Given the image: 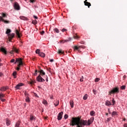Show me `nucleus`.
<instances>
[{"mask_svg":"<svg viewBox=\"0 0 127 127\" xmlns=\"http://www.w3.org/2000/svg\"><path fill=\"white\" fill-rule=\"evenodd\" d=\"M63 116V112H62L58 114V121H61V120H62Z\"/></svg>","mask_w":127,"mask_h":127,"instance_id":"1a4fd4ad","label":"nucleus"},{"mask_svg":"<svg viewBox=\"0 0 127 127\" xmlns=\"http://www.w3.org/2000/svg\"><path fill=\"white\" fill-rule=\"evenodd\" d=\"M43 104H44V105H47V101L45 100H44L43 101Z\"/></svg>","mask_w":127,"mask_h":127,"instance_id":"79ce46f5","label":"nucleus"},{"mask_svg":"<svg viewBox=\"0 0 127 127\" xmlns=\"http://www.w3.org/2000/svg\"><path fill=\"white\" fill-rule=\"evenodd\" d=\"M99 80H100V78H95V82H99Z\"/></svg>","mask_w":127,"mask_h":127,"instance_id":"a18cd8bd","label":"nucleus"},{"mask_svg":"<svg viewBox=\"0 0 127 127\" xmlns=\"http://www.w3.org/2000/svg\"><path fill=\"white\" fill-rule=\"evenodd\" d=\"M11 32V30H10V29H7L6 31V34H7V35H8V34H10L9 33H10Z\"/></svg>","mask_w":127,"mask_h":127,"instance_id":"a878e982","label":"nucleus"},{"mask_svg":"<svg viewBox=\"0 0 127 127\" xmlns=\"http://www.w3.org/2000/svg\"><path fill=\"white\" fill-rule=\"evenodd\" d=\"M16 69L17 70V71H19L20 70V67H16Z\"/></svg>","mask_w":127,"mask_h":127,"instance_id":"4d7b16f0","label":"nucleus"},{"mask_svg":"<svg viewBox=\"0 0 127 127\" xmlns=\"http://www.w3.org/2000/svg\"><path fill=\"white\" fill-rule=\"evenodd\" d=\"M118 93H120V88L119 87H115L113 88V89L109 91V95H112V94H118Z\"/></svg>","mask_w":127,"mask_h":127,"instance_id":"f03ea898","label":"nucleus"},{"mask_svg":"<svg viewBox=\"0 0 127 127\" xmlns=\"http://www.w3.org/2000/svg\"><path fill=\"white\" fill-rule=\"evenodd\" d=\"M62 32H65V31H67V29L64 28L62 30Z\"/></svg>","mask_w":127,"mask_h":127,"instance_id":"de8ad7c7","label":"nucleus"},{"mask_svg":"<svg viewBox=\"0 0 127 127\" xmlns=\"http://www.w3.org/2000/svg\"><path fill=\"white\" fill-rule=\"evenodd\" d=\"M14 61H15V60H14V59H12L11 61H10V62H11V63H14Z\"/></svg>","mask_w":127,"mask_h":127,"instance_id":"3c124183","label":"nucleus"},{"mask_svg":"<svg viewBox=\"0 0 127 127\" xmlns=\"http://www.w3.org/2000/svg\"><path fill=\"white\" fill-rule=\"evenodd\" d=\"M20 19H22V20H28V18H27V17L23 16H20Z\"/></svg>","mask_w":127,"mask_h":127,"instance_id":"a211bd4d","label":"nucleus"},{"mask_svg":"<svg viewBox=\"0 0 127 127\" xmlns=\"http://www.w3.org/2000/svg\"><path fill=\"white\" fill-rule=\"evenodd\" d=\"M54 31H55V32H56V33H59V32H60L59 29H58V28H55L54 29Z\"/></svg>","mask_w":127,"mask_h":127,"instance_id":"c85d7f7f","label":"nucleus"},{"mask_svg":"<svg viewBox=\"0 0 127 127\" xmlns=\"http://www.w3.org/2000/svg\"><path fill=\"white\" fill-rule=\"evenodd\" d=\"M105 105L106 106H112V103H111V101L109 100H106L105 102Z\"/></svg>","mask_w":127,"mask_h":127,"instance_id":"f3484780","label":"nucleus"},{"mask_svg":"<svg viewBox=\"0 0 127 127\" xmlns=\"http://www.w3.org/2000/svg\"><path fill=\"white\" fill-rule=\"evenodd\" d=\"M36 53L37 54H38V55H39V54L41 53H40V50H39V49H37V50H36Z\"/></svg>","mask_w":127,"mask_h":127,"instance_id":"4c0bfd02","label":"nucleus"},{"mask_svg":"<svg viewBox=\"0 0 127 127\" xmlns=\"http://www.w3.org/2000/svg\"><path fill=\"white\" fill-rule=\"evenodd\" d=\"M64 118L65 120H67V119H68V115L65 114L64 116Z\"/></svg>","mask_w":127,"mask_h":127,"instance_id":"c03bdc74","label":"nucleus"},{"mask_svg":"<svg viewBox=\"0 0 127 127\" xmlns=\"http://www.w3.org/2000/svg\"><path fill=\"white\" fill-rule=\"evenodd\" d=\"M32 23H33V24H34L35 25V24H37V21L36 20H33L32 22Z\"/></svg>","mask_w":127,"mask_h":127,"instance_id":"f704fd0d","label":"nucleus"},{"mask_svg":"<svg viewBox=\"0 0 127 127\" xmlns=\"http://www.w3.org/2000/svg\"><path fill=\"white\" fill-rule=\"evenodd\" d=\"M14 7L16 9V10H19V9H20V6H19V4H18L17 2H15L14 4Z\"/></svg>","mask_w":127,"mask_h":127,"instance_id":"423d86ee","label":"nucleus"},{"mask_svg":"<svg viewBox=\"0 0 127 127\" xmlns=\"http://www.w3.org/2000/svg\"><path fill=\"white\" fill-rule=\"evenodd\" d=\"M81 48L84 49V48H86V47L84 46H79L78 47L77 46H74L73 47V49H74V50H78V51H79V49H81Z\"/></svg>","mask_w":127,"mask_h":127,"instance_id":"20e7f679","label":"nucleus"},{"mask_svg":"<svg viewBox=\"0 0 127 127\" xmlns=\"http://www.w3.org/2000/svg\"><path fill=\"white\" fill-rule=\"evenodd\" d=\"M118 115V113L116 111H114L112 112V117H114L115 116H117Z\"/></svg>","mask_w":127,"mask_h":127,"instance_id":"5701e85b","label":"nucleus"},{"mask_svg":"<svg viewBox=\"0 0 127 127\" xmlns=\"http://www.w3.org/2000/svg\"><path fill=\"white\" fill-rule=\"evenodd\" d=\"M6 125L7 126H9V125H10V122H9L8 120H6Z\"/></svg>","mask_w":127,"mask_h":127,"instance_id":"ea45409f","label":"nucleus"},{"mask_svg":"<svg viewBox=\"0 0 127 127\" xmlns=\"http://www.w3.org/2000/svg\"><path fill=\"white\" fill-rule=\"evenodd\" d=\"M46 82H48V76H46Z\"/></svg>","mask_w":127,"mask_h":127,"instance_id":"13d9d810","label":"nucleus"},{"mask_svg":"<svg viewBox=\"0 0 127 127\" xmlns=\"http://www.w3.org/2000/svg\"><path fill=\"white\" fill-rule=\"evenodd\" d=\"M39 56H40L41 57H43V58H44V57H45V54L43 53H41L39 54Z\"/></svg>","mask_w":127,"mask_h":127,"instance_id":"b1692460","label":"nucleus"},{"mask_svg":"<svg viewBox=\"0 0 127 127\" xmlns=\"http://www.w3.org/2000/svg\"><path fill=\"white\" fill-rule=\"evenodd\" d=\"M24 95H25L26 98L27 97H28V96H29V94H28V93L27 92H26V91L25 92Z\"/></svg>","mask_w":127,"mask_h":127,"instance_id":"a19ab883","label":"nucleus"},{"mask_svg":"<svg viewBox=\"0 0 127 127\" xmlns=\"http://www.w3.org/2000/svg\"><path fill=\"white\" fill-rule=\"evenodd\" d=\"M20 122H17L16 123L15 127H19V126H20Z\"/></svg>","mask_w":127,"mask_h":127,"instance_id":"473e14b6","label":"nucleus"},{"mask_svg":"<svg viewBox=\"0 0 127 127\" xmlns=\"http://www.w3.org/2000/svg\"><path fill=\"white\" fill-rule=\"evenodd\" d=\"M50 61L51 62H53L54 61V60H50Z\"/></svg>","mask_w":127,"mask_h":127,"instance_id":"680f3d73","label":"nucleus"},{"mask_svg":"<svg viewBox=\"0 0 127 127\" xmlns=\"http://www.w3.org/2000/svg\"><path fill=\"white\" fill-rule=\"evenodd\" d=\"M71 108H74V102L73 100H70L69 102Z\"/></svg>","mask_w":127,"mask_h":127,"instance_id":"aec40b11","label":"nucleus"},{"mask_svg":"<svg viewBox=\"0 0 127 127\" xmlns=\"http://www.w3.org/2000/svg\"><path fill=\"white\" fill-rule=\"evenodd\" d=\"M14 52H15L16 53H18V50L14 47H13L12 50L10 52V54H14Z\"/></svg>","mask_w":127,"mask_h":127,"instance_id":"6e6552de","label":"nucleus"},{"mask_svg":"<svg viewBox=\"0 0 127 127\" xmlns=\"http://www.w3.org/2000/svg\"><path fill=\"white\" fill-rule=\"evenodd\" d=\"M36 79H37V81H38V82H45V80L43 79V78H42V77H41L40 75H39L37 77Z\"/></svg>","mask_w":127,"mask_h":127,"instance_id":"39448f33","label":"nucleus"},{"mask_svg":"<svg viewBox=\"0 0 127 127\" xmlns=\"http://www.w3.org/2000/svg\"><path fill=\"white\" fill-rule=\"evenodd\" d=\"M0 51H1V52H2V53H4L5 55H6L7 53V52H6V50L5 49V48H3V47L0 48Z\"/></svg>","mask_w":127,"mask_h":127,"instance_id":"9b49d317","label":"nucleus"},{"mask_svg":"<svg viewBox=\"0 0 127 127\" xmlns=\"http://www.w3.org/2000/svg\"><path fill=\"white\" fill-rule=\"evenodd\" d=\"M34 83H36L35 80H31L30 82V85H33V84H34Z\"/></svg>","mask_w":127,"mask_h":127,"instance_id":"e433bc0d","label":"nucleus"},{"mask_svg":"<svg viewBox=\"0 0 127 127\" xmlns=\"http://www.w3.org/2000/svg\"><path fill=\"white\" fill-rule=\"evenodd\" d=\"M34 18H35V19H38V17L36 16H34Z\"/></svg>","mask_w":127,"mask_h":127,"instance_id":"bf43d9fd","label":"nucleus"},{"mask_svg":"<svg viewBox=\"0 0 127 127\" xmlns=\"http://www.w3.org/2000/svg\"><path fill=\"white\" fill-rule=\"evenodd\" d=\"M38 73H40V76H44V75H45V72L42 69H41L40 71H38Z\"/></svg>","mask_w":127,"mask_h":127,"instance_id":"dca6fc26","label":"nucleus"},{"mask_svg":"<svg viewBox=\"0 0 127 127\" xmlns=\"http://www.w3.org/2000/svg\"><path fill=\"white\" fill-rule=\"evenodd\" d=\"M58 53H59V54H64V52L61 49H59Z\"/></svg>","mask_w":127,"mask_h":127,"instance_id":"4be33fe9","label":"nucleus"},{"mask_svg":"<svg viewBox=\"0 0 127 127\" xmlns=\"http://www.w3.org/2000/svg\"><path fill=\"white\" fill-rule=\"evenodd\" d=\"M1 66H2V64L0 63V67Z\"/></svg>","mask_w":127,"mask_h":127,"instance_id":"338daca9","label":"nucleus"},{"mask_svg":"<svg viewBox=\"0 0 127 127\" xmlns=\"http://www.w3.org/2000/svg\"><path fill=\"white\" fill-rule=\"evenodd\" d=\"M44 33H45L44 31H42V32H41V35H43L44 34Z\"/></svg>","mask_w":127,"mask_h":127,"instance_id":"864d4df0","label":"nucleus"},{"mask_svg":"<svg viewBox=\"0 0 127 127\" xmlns=\"http://www.w3.org/2000/svg\"><path fill=\"white\" fill-rule=\"evenodd\" d=\"M0 21H3V22H4V23H9V21L4 20V19H3V18H2V17L1 16H0Z\"/></svg>","mask_w":127,"mask_h":127,"instance_id":"2eb2a0df","label":"nucleus"},{"mask_svg":"<svg viewBox=\"0 0 127 127\" xmlns=\"http://www.w3.org/2000/svg\"><path fill=\"white\" fill-rule=\"evenodd\" d=\"M30 2H31V3H33L35 2V0H30Z\"/></svg>","mask_w":127,"mask_h":127,"instance_id":"49530a36","label":"nucleus"},{"mask_svg":"<svg viewBox=\"0 0 127 127\" xmlns=\"http://www.w3.org/2000/svg\"><path fill=\"white\" fill-rule=\"evenodd\" d=\"M7 89H8V87L6 86V87H2L0 88V91H1V92H4L5 91H6V90H7Z\"/></svg>","mask_w":127,"mask_h":127,"instance_id":"ddd939ff","label":"nucleus"},{"mask_svg":"<svg viewBox=\"0 0 127 127\" xmlns=\"http://www.w3.org/2000/svg\"><path fill=\"white\" fill-rule=\"evenodd\" d=\"M126 85H123L121 87V90H126Z\"/></svg>","mask_w":127,"mask_h":127,"instance_id":"58836bf2","label":"nucleus"},{"mask_svg":"<svg viewBox=\"0 0 127 127\" xmlns=\"http://www.w3.org/2000/svg\"><path fill=\"white\" fill-rule=\"evenodd\" d=\"M73 38L74 39H79V37L77 35V34H75L74 36H73Z\"/></svg>","mask_w":127,"mask_h":127,"instance_id":"72a5a7b5","label":"nucleus"},{"mask_svg":"<svg viewBox=\"0 0 127 127\" xmlns=\"http://www.w3.org/2000/svg\"><path fill=\"white\" fill-rule=\"evenodd\" d=\"M71 40V38H69L68 40H61L60 43H65V42H68Z\"/></svg>","mask_w":127,"mask_h":127,"instance_id":"4468645a","label":"nucleus"},{"mask_svg":"<svg viewBox=\"0 0 127 127\" xmlns=\"http://www.w3.org/2000/svg\"><path fill=\"white\" fill-rule=\"evenodd\" d=\"M87 99H88V95L85 94L83 96V100H87Z\"/></svg>","mask_w":127,"mask_h":127,"instance_id":"c9c22d12","label":"nucleus"},{"mask_svg":"<svg viewBox=\"0 0 127 127\" xmlns=\"http://www.w3.org/2000/svg\"><path fill=\"white\" fill-rule=\"evenodd\" d=\"M17 74V73L16 72V71H14L12 73V75L14 78V79H15L16 78V74Z\"/></svg>","mask_w":127,"mask_h":127,"instance_id":"393cba45","label":"nucleus"},{"mask_svg":"<svg viewBox=\"0 0 127 127\" xmlns=\"http://www.w3.org/2000/svg\"><path fill=\"white\" fill-rule=\"evenodd\" d=\"M2 17H5V16H6V15L4 13H2Z\"/></svg>","mask_w":127,"mask_h":127,"instance_id":"09e8293b","label":"nucleus"},{"mask_svg":"<svg viewBox=\"0 0 127 127\" xmlns=\"http://www.w3.org/2000/svg\"><path fill=\"white\" fill-rule=\"evenodd\" d=\"M59 105V101L57 100L56 101V103H54L55 107H57Z\"/></svg>","mask_w":127,"mask_h":127,"instance_id":"2f4dec72","label":"nucleus"},{"mask_svg":"<svg viewBox=\"0 0 127 127\" xmlns=\"http://www.w3.org/2000/svg\"><path fill=\"white\" fill-rule=\"evenodd\" d=\"M50 70H51V68L48 69V71H49V72H51V71Z\"/></svg>","mask_w":127,"mask_h":127,"instance_id":"e2e57ef3","label":"nucleus"},{"mask_svg":"<svg viewBox=\"0 0 127 127\" xmlns=\"http://www.w3.org/2000/svg\"><path fill=\"white\" fill-rule=\"evenodd\" d=\"M16 34L17 36H18V38H20V33H19V31H18V30H16Z\"/></svg>","mask_w":127,"mask_h":127,"instance_id":"412c9836","label":"nucleus"},{"mask_svg":"<svg viewBox=\"0 0 127 127\" xmlns=\"http://www.w3.org/2000/svg\"><path fill=\"white\" fill-rule=\"evenodd\" d=\"M25 101L27 102V103H29V102H30V100H29V97L27 96L26 97Z\"/></svg>","mask_w":127,"mask_h":127,"instance_id":"bb28decb","label":"nucleus"},{"mask_svg":"<svg viewBox=\"0 0 127 127\" xmlns=\"http://www.w3.org/2000/svg\"><path fill=\"white\" fill-rule=\"evenodd\" d=\"M37 72H38V71H37V70H36L35 73L34 74V76H36V75H37Z\"/></svg>","mask_w":127,"mask_h":127,"instance_id":"8fccbe9b","label":"nucleus"},{"mask_svg":"<svg viewBox=\"0 0 127 127\" xmlns=\"http://www.w3.org/2000/svg\"><path fill=\"white\" fill-rule=\"evenodd\" d=\"M35 97H37V94H35Z\"/></svg>","mask_w":127,"mask_h":127,"instance_id":"774afa93","label":"nucleus"},{"mask_svg":"<svg viewBox=\"0 0 127 127\" xmlns=\"http://www.w3.org/2000/svg\"><path fill=\"white\" fill-rule=\"evenodd\" d=\"M79 81H80V82H83V81H84V76H81Z\"/></svg>","mask_w":127,"mask_h":127,"instance_id":"37998d69","label":"nucleus"},{"mask_svg":"<svg viewBox=\"0 0 127 127\" xmlns=\"http://www.w3.org/2000/svg\"><path fill=\"white\" fill-rule=\"evenodd\" d=\"M5 95L2 93H0V99H3L4 98Z\"/></svg>","mask_w":127,"mask_h":127,"instance_id":"c756f323","label":"nucleus"},{"mask_svg":"<svg viewBox=\"0 0 127 127\" xmlns=\"http://www.w3.org/2000/svg\"><path fill=\"white\" fill-rule=\"evenodd\" d=\"M3 75V73H2V72H0V77H2Z\"/></svg>","mask_w":127,"mask_h":127,"instance_id":"5fc2aeb1","label":"nucleus"},{"mask_svg":"<svg viewBox=\"0 0 127 127\" xmlns=\"http://www.w3.org/2000/svg\"><path fill=\"white\" fill-rule=\"evenodd\" d=\"M111 118H108L107 119L106 121L108 122H110V121H111Z\"/></svg>","mask_w":127,"mask_h":127,"instance_id":"6e6d98bb","label":"nucleus"},{"mask_svg":"<svg viewBox=\"0 0 127 127\" xmlns=\"http://www.w3.org/2000/svg\"><path fill=\"white\" fill-rule=\"evenodd\" d=\"M0 101H1V102H5V99H3V98H0Z\"/></svg>","mask_w":127,"mask_h":127,"instance_id":"603ef678","label":"nucleus"},{"mask_svg":"<svg viewBox=\"0 0 127 127\" xmlns=\"http://www.w3.org/2000/svg\"><path fill=\"white\" fill-rule=\"evenodd\" d=\"M16 62L19 63V64H17L18 68H20V67H21V66H23V63L22 62V59H21V58L16 59V62L14 63V64H16Z\"/></svg>","mask_w":127,"mask_h":127,"instance_id":"7ed1b4c3","label":"nucleus"},{"mask_svg":"<svg viewBox=\"0 0 127 127\" xmlns=\"http://www.w3.org/2000/svg\"><path fill=\"white\" fill-rule=\"evenodd\" d=\"M124 127H127V123H126L125 124H124Z\"/></svg>","mask_w":127,"mask_h":127,"instance_id":"052dcab7","label":"nucleus"},{"mask_svg":"<svg viewBox=\"0 0 127 127\" xmlns=\"http://www.w3.org/2000/svg\"><path fill=\"white\" fill-rule=\"evenodd\" d=\"M36 118L34 116L31 115H30V121H34L35 120Z\"/></svg>","mask_w":127,"mask_h":127,"instance_id":"6ab92c4d","label":"nucleus"},{"mask_svg":"<svg viewBox=\"0 0 127 127\" xmlns=\"http://www.w3.org/2000/svg\"><path fill=\"white\" fill-rule=\"evenodd\" d=\"M8 40L10 42H11V40H12V38L14 37V34L12 33L8 35Z\"/></svg>","mask_w":127,"mask_h":127,"instance_id":"0eeeda50","label":"nucleus"},{"mask_svg":"<svg viewBox=\"0 0 127 127\" xmlns=\"http://www.w3.org/2000/svg\"><path fill=\"white\" fill-rule=\"evenodd\" d=\"M108 112H109V114H111V111H110V109H108Z\"/></svg>","mask_w":127,"mask_h":127,"instance_id":"0e129e2a","label":"nucleus"},{"mask_svg":"<svg viewBox=\"0 0 127 127\" xmlns=\"http://www.w3.org/2000/svg\"><path fill=\"white\" fill-rule=\"evenodd\" d=\"M95 118L91 117L88 121L87 120H81V119L79 117L72 118L70 121V125L74 127L76 126L77 127H83L84 126H90L91 124H93Z\"/></svg>","mask_w":127,"mask_h":127,"instance_id":"f257e3e1","label":"nucleus"},{"mask_svg":"<svg viewBox=\"0 0 127 127\" xmlns=\"http://www.w3.org/2000/svg\"><path fill=\"white\" fill-rule=\"evenodd\" d=\"M123 77H124V78H127V76H126V75H124V76H123Z\"/></svg>","mask_w":127,"mask_h":127,"instance_id":"69168bd1","label":"nucleus"},{"mask_svg":"<svg viewBox=\"0 0 127 127\" xmlns=\"http://www.w3.org/2000/svg\"><path fill=\"white\" fill-rule=\"evenodd\" d=\"M95 111H92L90 112V116H92V117H94L95 116Z\"/></svg>","mask_w":127,"mask_h":127,"instance_id":"cd10ccee","label":"nucleus"},{"mask_svg":"<svg viewBox=\"0 0 127 127\" xmlns=\"http://www.w3.org/2000/svg\"><path fill=\"white\" fill-rule=\"evenodd\" d=\"M23 86V83H20L19 84H18L16 86L15 88L16 89H17V90H18L20 88V87Z\"/></svg>","mask_w":127,"mask_h":127,"instance_id":"f8f14e48","label":"nucleus"},{"mask_svg":"<svg viewBox=\"0 0 127 127\" xmlns=\"http://www.w3.org/2000/svg\"><path fill=\"white\" fill-rule=\"evenodd\" d=\"M84 5L88 6V8H90V6H91V3L87 1V0H85L84 1Z\"/></svg>","mask_w":127,"mask_h":127,"instance_id":"9d476101","label":"nucleus"},{"mask_svg":"<svg viewBox=\"0 0 127 127\" xmlns=\"http://www.w3.org/2000/svg\"><path fill=\"white\" fill-rule=\"evenodd\" d=\"M112 103H113L112 106H115V105H116V100H115L114 98L112 99Z\"/></svg>","mask_w":127,"mask_h":127,"instance_id":"7c9ffc66","label":"nucleus"}]
</instances>
